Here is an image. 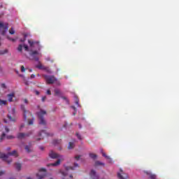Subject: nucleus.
<instances>
[{
    "label": "nucleus",
    "instance_id": "53",
    "mask_svg": "<svg viewBox=\"0 0 179 179\" xmlns=\"http://www.w3.org/2000/svg\"><path fill=\"white\" fill-rule=\"evenodd\" d=\"M71 108L74 109V111H76V108L75 106H71Z\"/></svg>",
    "mask_w": 179,
    "mask_h": 179
},
{
    "label": "nucleus",
    "instance_id": "64",
    "mask_svg": "<svg viewBox=\"0 0 179 179\" xmlns=\"http://www.w3.org/2000/svg\"><path fill=\"white\" fill-rule=\"evenodd\" d=\"M0 45H1V43H0Z\"/></svg>",
    "mask_w": 179,
    "mask_h": 179
},
{
    "label": "nucleus",
    "instance_id": "23",
    "mask_svg": "<svg viewBox=\"0 0 179 179\" xmlns=\"http://www.w3.org/2000/svg\"><path fill=\"white\" fill-rule=\"evenodd\" d=\"M23 50V45L20 44L18 45V48H17V50L20 52H22Z\"/></svg>",
    "mask_w": 179,
    "mask_h": 179
},
{
    "label": "nucleus",
    "instance_id": "29",
    "mask_svg": "<svg viewBox=\"0 0 179 179\" xmlns=\"http://www.w3.org/2000/svg\"><path fill=\"white\" fill-rule=\"evenodd\" d=\"M5 136H6V134L5 133H3L0 138V142H2V141H3V139L5 138Z\"/></svg>",
    "mask_w": 179,
    "mask_h": 179
},
{
    "label": "nucleus",
    "instance_id": "48",
    "mask_svg": "<svg viewBox=\"0 0 179 179\" xmlns=\"http://www.w3.org/2000/svg\"><path fill=\"white\" fill-rule=\"evenodd\" d=\"M24 102L26 104H27V103H29V101H27V99H24Z\"/></svg>",
    "mask_w": 179,
    "mask_h": 179
},
{
    "label": "nucleus",
    "instance_id": "30",
    "mask_svg": "<svg viewBox=\"0 0 179 179\" xmlns=\"http://www.w3.org/2000/svg\"><path fill=\"white\" fill-rule=\"evenodd\" d=\"M101 154H102V156H103V157H106V159H110V157L106 155V152H103V151H101Z\"/></svg>",
    "mask_w": 179,
    "mask_h": 179
},
{
    "label": "nucleus",
    "instance_id": "47",
    "mask_svg": "<svg viewBox=\"0 0 179 179\" xmlns=\"http://www.w3.org/2000/svg\"><path fill=\"white\" fill-rule=\"evenodd\" d=\"M35 93H36V94L37 96H38V94H40V92H39L38 91H37V90L35 91Z\"/></svg>",
    "mask_w": 179,
    "mask_h": 179
},
{
    "label": "nucleus",
    "instance_id": "18",
    "mask_svg": "<svg viewBox=\"0 0 179 179\" xmlns=\"http://www.w3.org/2000/svg\"><path fill=\"white\" fill-rule=\"evenodd\" d=\"M97 166H104V163L101 162L100 161H96L95 167H97Z\"/></svg>",
    "mask_w": 179,
    "mask_h": 179
},
{
    "label": "nucleus",
    "instance_id": "14",
    "mask_svg": "<svg viewBox=\"0 0 179 179\" xmlns=\"http://www.w3.org/2000/svg\"><path fill=\"white\" fill-rule=\"evenodd\" d=\"M15 169L18 171H20V170H22V164L20 163H16L15 164Z\"/></svg>",
    "mask_w": 179,
    "mask_h": 179
},
{
    "label": "nucleus",
    "instance_id": "35",
    "mask_svg": "<svg viewBox=\"0 0 179 179\" xmlns=\"http://www.w3.org/2000/svg\"><path fill=\"white\" fill-rule=\"evenodd\" d=\"M62 99H63V100H65L66 103H69V100H68V98H66V96H62Z\"/></svg>",
    "mask_w": 179,
    "mask_h": 179
},
{
    "label": "nucleus",
    "instance_id": "8",
    "mask_svg": "<svg viewBox=\"0 0 179 179\" xmlns=\"http://www.w3.org/2000/svg\"><path fill=\"white\" fill-rule=\"evenodd\" d=\"M117 178L119 179H128L129 177L128 176V173H125L122 169H120V172L117 173Z\"/></svg>",
    "mask_w": 179,
    "mask_h": 179
},
{
    "label": "nucleus",
    "instance_id": "28",
    "mask_svg": "<svg viewBox=\"0 0 179 179\" xmlns=\"http://www.w3.org/2000/svg\"><path fill=\"white\" fill-rule=\"evenodd\" d=\"M34 122V117L31 120H28V125H33V123Z\"/></svg>",
    "mask_w": 179,
    "mask_h": 179
},
{
    "label": "nucleus",
    "instance_id": "3",
    "mask_svg": "<svg viewBox=\"0 0 179 179\" xmlns=\"http://www.w3.org/2000/svg\"><path fill=\"white\" fill-rule=\"evenodd\" d=\"M36 115L38 117L39 125H43V127H45V125H47V121L45 120V118H44V117L47 115V110L41 108L39 111L36 113Z\"/></svg>",
    "mask_w": 179,
    "mask_h": 179
},
{
    "label": "nucleus",
    "instance_id": "11",
    "mask_svg": "<svg viewBox=\"0 0 179 179\" xmlns=\"http://www.w3.org/2000/svg\"><path fill=\"white\" fill-rule=\"evenodd\" d=\"M21 110H22L24 113V120L26 121L27 120V110H26V108L24 107V105H21Z\"/></svg>",
    "mask_w": 179,
    "mask_h": 179
},
{
    "label": "nucleus",
    "instance_id": "10",
    "mask_svg": "<svg viewBox=\"0 0 179 179\" xmlns=\"http://www.w3.org/2000/svg\"><path fill=\"white\" fill-rule=\"evenodd\" d=\"M31 134V131H29V133L24 134V133H18L17 135V138L18 139H23L24 138H26V136H30Z\"/></svg>",
    "mask_w": 179,
    "mask_h": 179
},
{
    "label": "nucleus",
    "instance_id": "15",
    "mask_svg": "<svg viewBox=\"0 0 179 179\" xmlns=\"http://www.w3.org/2000/svg\"><path fill=\"white\" fill-rule=\"evenodd\" d=\"M74 148H75V143H73V142H69L68 149L71 150V149H73Z\"/></svg>",
    "mask_w": 179,
    "mask_h": 179
},
{
    "label": "nucleus",
    "instance_id": "39",
    "mask_svg": "<svg viewBox=\"0 0 179 179\" xmlns=\"http://www.w3.org/2000/svg\"><path fill=\"white\" fill-rule=\"evenodd\" d=\"M46 93H47V94H48L49 96H51V90H48Z\"/></svg>",
    "mask_w": 179,
    "mask_h": 179
},
{
    "label": "nucleus",
    "instance_id": "13",
    "mask_svg": "<svg viewBox=\"0 0 179 179\" xmlns=\"http://www.w3.org/2000/svg\"><path fill=\"white\" fill-rule=\"evenodd\" d=\"M7 97L8 99V101H13V97H15V94L14 93L8 94L7 95Z\"/></svg>",
    "mask_w": 179,
    "mask_h": 179
},
{
    "label": "nucleus",
    "instance_id": "52",
    "mask_svg": "<svg viewBox=\"0 0 179 179\" xmlns=\"http://www.w3.org/2000/svg\"><path fill=\"white\" fill-rule=\"evenodd\" d=\"M69 169H70L71 170H75V167H73V166H70Z\"/></svg>",
    "mask_w": 179,
    "mask_h": 179
},
{
    "label": "nucleus",
    "instance_id": "51",
    "mask_svg": "<svg viewBox=\"0 0 179 179\" xmlns=\"http://www.w3.org/2000/svg\"><path fill=\"white\" fill-rule=\"evenodd\" d=\"M31 78L33 79V78H36V76L32 74V75H31Z\"/></svg>",
    "mask_w": 179,
    "mask_h": 179
},
{
    "label": "nucleus",
    "instance_id": "40",
    "mask_svg": "<svg viewBox=\"0 0 179 179\" xmlns=\"http://www.w3.org/2000/svg\"><path fill=\"white\" fill-rule=\"evenodd\" d=\"M41 100L43 102L45 101V100H47V96H43Z\"/></svg>",
    "mask_w": 179,
    "mask_h": 179
},
{
    "label": "nucleus",
    "instance_id": "34",
    "mask_svg": "<svg viewBox=\"0 0 179 179\" xmlns=\"http://www.w3.org/2000/svg\"><path fill=\"white\" fill-rule=\"evenodd\" d=\"M7 38H8V40H10V41H13V42L16 41V39L12 38H10V37H9V36H7Z\"/></svg>",
    "mask_w": 179,
    "mask_h": 179
},
{
    "label": "nucleus",
    "instance_id": "59",
    "mask_svg": "<svg viewBox=\"0 0 179 179\" xmlns=\"http://www.w3.org/2000/svg\"><path fill=\"white\" fill-rule=\"evenodd\" d=\"M1 71H2V67L0 66V72H1Z\"/></svg>",
    "mask_w": 179,
    "mask_h": 179
},
{
    "label": "nucleus",
    "instance_id": "9",
    "mask_svg": "<svg viewBox=\"0 0 179 179\" xmlns=\"http://www.w3.org/2000/svg\"><path fill=\"white\" fill-rule=\"evenodd\" d=\"M39 173H38L36 176L38 177V179H43L46 176L47 170L44 168H41L39 169Z\"/></svg>",
    "mask_w": 179,
    "mask_h": 179
},
{
    "label": "nucleus",
    "instance_id": "41",
    "mask_svg": "<svg viewBox=\"0 0 179 179\" xmlns=\"http://www.w3.org/2000/svg\"><path fill=\"white\" fill-rule=\"evenodd\" d=\"M6 138H7V139H13V136H7Z\"/></svg>",
    "mask_w": 179,
    "mask_h": 179
},
{
    "label": "nucleus",
    "instance_id": "60",
    "mask_svg": "<svg viewBox=\"0 0 179 179\" xmlns=\"http://www.w3.org/2000/svg\"><path fill=\"white\" fill-rule=\"evenodd\" d=\"M4 122H6H6H8L6 121V120H4Z\"/></svg>",
    "mask_w": 179,
    "mask_h": 179
},
{
    "label": "nucleus",
    "instance_id": "49",
    "mask_svg": "<svg viewBox=\"0 0 179 179\" xmlns=\"http://www.w3.org/2000/svg\"><path fill=\"white\" fill-rule=\"evenodd\" d=\"M39 149H40L41 150H44V147L40 146V147H39Z\"/></svg>",
    "mask_w": 179,
    "mask_h": 179
},
{
    "label": "nucleus",
    "instance_id": "38",
    "mask_svg": "<svg viewBox=\"0 0 179 179\" xmlns=\"http://www.w3.org/2000/svg\"><path fill=\"white\" fill-rule=\"evenodd\" d=\"M26 69H24V66H21V72H25Z\"/></svg>",
    "mask_w": 179,
    "mask_h": 179
},
{
    "label": "nucleus",
    "instance_id": "44",
    "mask_svg": "<svg viewBox=\"0 0 179 179\" xmlns=\"http://www.w3.org/2000/svg\"><path fill=\"white\" fill-rule=\"evenodd\" d=\"M76 160H79L80 159V156L78 155L75 157Z\"/></svg>",
    "mask_w": 179,
    "mask_h": 179
},
{
    "label": "nucleus",
    "instance_id": "22",
    "mask_svg": "<svg viewBox=\"0 0 179 179\" xmlns=\"http://www.w3.org/2000/svg\"><path fill=\"white\" fill-rule=\"evenodd\" d=\"M6 101L0 99V106H6Z\"/></svg>",
    "mask_w": 179,
    "mask_h": 179
},
{
    "label": "nucleus",
    "instance_id": "50",
    "mask_svg": "<svg viewBox=\"0 0 179 179\" xmlns=\"http://www.w3.org/2000/svg\"><path fill=\"white\" fill-rule=\"evenodd\" d=\"M74 167H79V164H78L77 163L74 164Z\"/></svg>",
    "mask_w": 179,
    "mask_h": 179
},
{
    "label": "nucleus",
    "instance_id": "16",
    "mask_svg": "<svg viewBox=\"0 0 179 179\" xmlns=\"http://www.w3.org/2000/svg\"><path fill=\"white\" fill-rule=\"evenodd\" d=\"M55 96H61V90L59 89L55 90Z\"/></svg>",
    "mask_w": 179,
    "mask_h": 179
},
{
    "label": "nucleus",
    "instance_id": "27",
    "mask_svg": "<svg viewBox=\"0 0 179 179\" xmlns=\"http://www.w3.org/2000/svg\"><path fill=\"white\" fill-rule=\"evenodd\" d=\"M8 53V50H0V55H4V54Z\"/></svg>",
    "mask_w": 179,
    "mask_h": 179
},
{
    "label": "nucleus",
    "instance_id": "20",
    "mask_svg": "<svg viewBox=\"0 0 179 179\" xmlns=\"http://www.w3.org/2000/svg\"><path fill=\"white\" fill-rule=\"evenodd\" d=\"M36 68H38V69H41L42 71H43L45 66H43V64H41V63H39L37 66Z\"/></svg>",
    "mask_w": 179,
    "mask_h": 179
},
{
    "label": "nucleus",
    "instance_id": "36",
    "mask_svg": "<svg viewBox=\"0 0 179 179\" xmlns=\"http://www.w3.org/2000/svg\"><path fill=\"white\" fill-rule=\"evenodd\" d=\"M11 113L13 115H15V113H16V110L15 109V108H13L11 110Z\"/></svg>",
    "mask_w": 179,
    "mask_h": 179
},
{
    "label": "nucleus",
    "instance_id": "45",
    "mask_svg": "<svg viewBox=\"0 0 179 179\" xmlns=\"http://www.w3.org/2000/svg\"><path fill=\"white\" fill-rule=\"evenodd\" d=\"M56 85H57V86H61V83L59 81H56Z\"/></svg>",
    "mask_w": 179,
    "mask_h": 179
},
{
    "label": "nucleus",
    "instance_id": "33",
    "mask_svg": "<svg viewBox=\"0 0 179 179\" xmlns=\"http://www.w3.org/2000/svg\"><path fill=\"white\" fill-rule=\"evenodd\" d=\"M76 106L79 107V99H78V96H76V101H75Z\"/></svg>",
    "mask_w": 179,
    "mask_h": 179
},
{
    "label": "nucleus",
    "instance_id": "54",
    "mask_svg": "<svg viewBox=\"0 0 179 179\" xmlns=\"http://www.w3.org/2000/svg\"><path fill=\"white\" fill-rule=\"evenodd\" d=\"M78 127H79V129H81V128H82V124H78Z\"/></svg>",
    "mask_w": 179,
    "mask_h": 179
},
{
    "label": "nucleus",
    "instance_id": "24",
    "mask_svg": "<svg viewBox=\"0 0 179 179\" xmlns=\"http://www.w3.org/2000/svg\"><path fill=\"white\" fill-rule=\"evenodd\" d=\"M8 120H9L10 121H11L12 122H15V121H16V119L12 117V116H10V115H8Z\"/></svg>",
    "mask_w": 179,
    "mask_h": 179
},
{
    "label": "nucleus",
    "instance_id": "55",
    "mask_svg": "<svg viewBox=\"0 0 179 179\" xmlns=\"http://www.w3.org/2000/svg\"><path fill=\"white\" fill-rule=\"evenodd\" d=\"M24 127V124H22L20 126V129H22V128H23Z\"/></svg>",
    "mask_w": 179,
    "mask_h": 179
},
{
    "label": "nucleus",
    "instance_id": "1",
    "mask_svg": "<svg viewBox=\"0 0 179 179\" xmlns=\"http://www.w3.org/2000/svg\"><path fill=\"white\" fill-rule=\"evenodd\" d=\"M28 43L29 44V49L27 45H24V48L25 51H29V55L31 57V59H34V61H38V55L40 54L38 51L41 50V45L40 42L34 41L31 40H28ZM33 48H36L37 50H33Z\"/></svg>",
    "mask_w": 179,
    "mask_h": 179
},
{
    "label": "nucleus",
    "instance_id": "2",
    "mask_svg": "<svg viewBox=\"0 0 179 179\" xmlns=\"http://www.w3.org/2000/svg\"><path fill=\"white\" fill-rule=\"evenodd\" d=\"M49 157L50 159H58L56 162L49 164V166H52L53 167L59 166V164H61V162L64 161V156L59 155V154H57L52 150L49 152Z\"/></svg>",
    "mask_w": 179,
    "mask_h": 179
},
{
    "label": "nucleus",
    "instance_id": "32",
    "mask_svg": "<svg viewBox=\"0 0 179 179\" xmlns=\"http://www.w3.org/2000/svg\"><path fill=\"white\" fill-rule=\"evenodd\" d=\"M10 34H15V29L13 28H11L9 29Z\"/></svg>",
    "mask_w": 179,
    "mask_h": 179
},
{
    "label": "nucleus",
    "instance_id": "57",
    "mask_svg": "<svg viewBox=\"0 0 179 179\" xmlns=\"http://www.w3.org/2000/svg\"><path fill=\"white\" fill-rule=\"evenodd\" d=\"M29 115H30L31 117H32V118H33V114H31V113H29Z\"/></svg>",
    "mask_w": 179,
    "mask_h": 179
},
{
    "label": "nucleus",
    "instance_id": "19",
    "mask_svg": "<svg viewBox=\"0 0 179 179\" xmlns=\"http://www.w3.org/2000/svg\"><path fill=\"white\" fill-rule=\"evenodd\" d=\"M36 68H38V69H41L42 71H43L45 66H43V64H41V63H39L37 66Z\"/></svg>",
    "mask_w": 179,
    "mask_h": 179
},
{
    "label": "nucleus",
    "instance_id": "61",
    "mask_svg": "<svg viewBox=\"0 0 179 179\" xmlns=\"http://www.w3.org/2000/svg\"><path fill=\"white\" fill-rule=\"evenodd\" d=\"M25 85H29V83H25Z\"/></svg>",
    "mask_w": 179,
    "mask_h": 179
},
{
    "label": "nucleus",
    "instance_id": "25",
    "mask_svg": "<svg viewBox=\"0 0 179 179\" xmlns=\"http://www.w3.org/2000/svg\"><path fill=\"white\" fill-rule=\"evenodd\" d=\"M90 157H91V159H96L97 157V155L96 154H93V153H90Z\"/></svg>",
    "mask_w": 179,
    "mask_h": 179
},
{
    "label": "nucleus",
    "instance_id": "26",
    "mask_svg": "<svg viewBox=\"0 0 179 179\" xmlns=\"http://www.w3.org/2000/svg\"><path fill=\"white\" fill-rule=\"evenodd\" d=\"M148 174H149L150 179H157L156 177V175L152 174V173H148Z\"/></svg>",
    "mask_w": 179,
    "mask_h": 179
},
{
    "label": "nucleus",
    "instance_id": "12",
    "mask_svg": "<svg viewBox=\"0 0 179 179\" xmlns=\"http://www.w3.org/2000/svg\"><path fill=\"white\" fill-rule=\"evenodd\" d=\"M90 177L92 179H99V176L94 170H92L90 172Z\"/></svg>",
    "mask_w": 179,
    "mask_h": 179
},
{
    "label": "nucleus",
    "instance_id": "6",
    "mask_svg": "<svg viewBox=\"0 0 179 179\" xmlns=\"http://www.w3.org/2000/svg\"><path fill=\"white\" fill-rule=\"evenodd\" d=\"M9 29V24L8 23H3L0 22V29L1 30L2 36H5L6 34V31Z\"/></svg>",
    "mask_w": 179,
    "mask_h": 179
},
{
    "label": "nucleus",
    "instance_id": "31",
    "mask_svg": "<svg viewBox=\"0 0 179 179\" xmlns=\"http://www.w3.org/2000/svg\"><path fill=\"white\" fill-rule=\"evenodd\" d=\"M53 143H54V145H58V144L61 143V140H54Z\"/></svg>",
    "mask_w": 179,
    "mask_h": 179
},
{
    "label": "nucleus",
    "instance_id": "56",
    "mask_svg": "<svg viewBox=\"0 0 179 179\" xmlns=\"http://www.w3.org/2000/svg\"><path fill=\"white\" fill-rule=\"evenodd\" d=\"M70 178H73V176H72V175H70Z\"/></svg>",
    "mask_w": 179,
    "mask_h": 179
},
{
    "label": "nucleus",
    "instance_id": "21",
    "mask_svg": "<svg viewBox=\"0 0 179 179\" xmlns=\"http://www.w3.org/2000/svg\"><path fill=\"white\" fill-rule=\"evenodd\" d=\"M43 71H45L48 73H51V69H50V67L45 66Z\"/></svg>",
    "mask_w": 179,
    "mask_h": 179
},
{
    "label": "nucleus",
    "instance_id": "5",
    "mask_svg": "<svg viewBox=\"0 0 179 179\" xmlns=\"http://www.w3.org/2000/svg\"><path fill=\"white\" fill-rule=\"evenodd\" d=\"M43 78H45L46 83L48 85H52L57 82V78L54 76H48V75H44Z\"/></svg>",
    "mask_w": 179,
    "mask_h": 179
},
{
    "label": "nucleus",
    "instance_id": "7",
    "mask_svg": "<svg viewBox=\"0 0 179 179\" xmlns=\"http://www.w3.org/2000/svg\"><path fill=\"white\" fill-rule=\"evenodd\" d=\"M52 134L47 133L45 131L43 130L38 134V136H42V138H36V141H41V139H44L45 136H52Z\"/></svg>",
    "mask_w": 179,
    "mask_h": 179
},
{
    "label": "nucleus",
    "instance_id": "46",
    "mask_svg": "<svg viewBox=\"0 0 179 179\" xmlns=\"http://www.w3.org/2000/svg\"><path fill=\"white\" fill-rule=\"evenodd\" d=\"M5 131H6V132H9V128H8V127H6Z\"/></svg>",
    "mask_w": 179,
    "mask_h": 179
},
{
    "label": "nucleus",
    "instance_id": "63",
    "mask_svg": "<svg viewBox=\"0 0 179 179\" xmlns=\"http://www.w3.org/2000/svg\"><path fill=\"white\" fill-rule=\"evenodd\" d=\"M73 115H76V113H73Z\"/></svg>",
    "mask_w": 179,
    "mask_h": 179
},
{
    "label": "nucleus",
    "instance_id": "17",
    "mask_svg": "<svg viewBox=\"0 0 179 179\" xmlns=\"http://www.w3.org/2000/svg\"><path fill=\"white\" fill-rule=\"evenodd\" d=\"M25 150L27 152V153H30V152H31V145H26Z\"/></svg>",
    "mask_w": 179,
    "mask_h": 179
},
{
    "label": "nucleus",
    "instance_id": "4",
    "mask_svg": "<svg viewBox=\"0 0 179 179\" xmlns=\"http://www.w3.org/2000/svg\"><path fill=\"white\" fill-rule=\"evenodd\" d=\"M9 156H15V157H17L19 155H17V151L13 150L11 152H8L7 155L4 153H0V159H3L4 162H7L8 164H10L12 163V159L8 160Z\"/></svg>",
    "mask_w": 179,
    "mask_h": 179
},
{
    "label": "nucleus",
    "instance_id": "37",
    "mask_svg": "<svg viewBox=\"0 0 179 179\" xmlns=\"http://www.w3.org/2000/svg\"><path fill=\"white\" fill-rule=\"evenodd\" d=\"M76 136H77V138H78V139H80V140H81L82 139V136H80V134H79V133H76Z\"/></svg>",
    "mask_w": 179,
    "mask_h": 179
},
{
    "label": "nucleus",
    "instance_id": "43",
    "mask_svg": "<svg viewBox=\"0 0 179 179\" xmlns=\"http://www.w3.org/2000/svg\"><path fill=\"white\" fill-rule=\"evenodd\" d=\"M1 87L6 89V85H5V83L1 84Z\"/></svg>",
    "mask_w": 179,
    "mask_h": 179
},
{
    "label": "nucleus",
    "instance_id": "62",
    "mask_svg": "<svg viewBox=\"0 0 179 179\" xmlns=\"http://www.w3.org/2000/svg\"><path fill=\"white\" fill-rule=\"evenodd\" d=\"M9 179H15V178H10Z\"/></svg>",
    "mask_w": 179,
    "mask_h": 179
},
{
    "label": "nucleus",
    "instance_id": "58",
    "mask_svg": "<svg viewBox=\"0 0 179 179\" xmlns=\"http://www.w3.org/2000/svg\"><path fill=\"white\" fill-rule=\"evenodd\" d=\"M7 150H10V148H7Z\"/></svg>",
    "mask_w": 179,
    "mask_h": 179
},
{
    "label": "nucleus",
    "instance_id": "42",
    "mask_svg": "<svg viewBox=\"0 0 179 179\" xmlns=\"http://www.w3.org/2000/svg\"><path fill=\"white\" fill-rule=\"evenodd\" d=\"M3 174H5V171H0V177H1V176H3Z\"/></svg>",
    "mask_w": 179,
    "mask_h": 179
}]
</instances>
